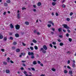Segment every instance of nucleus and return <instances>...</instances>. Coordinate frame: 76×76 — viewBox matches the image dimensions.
<instances>
[{"instance_id":"nucleus-50","label":"nucleus","mask_w":76,"mask_h":76,"mask_svg":"<svg viewBox=\"0 0 76 76\" xmlns=\"http://www.w3.org/2000/svg\"><path fill=\"white\" fill-rule=\"evenodd\" d=\"M53 47L55 48V49H57V46H53Z\"/></svg>"},{"instance_id":"nucleus-11","label":"nucleus","mask_w":76,"mask_h":76,"mask_svg":"<svg viewBox=\"0 0 76 76\" xmlns=\"http://www.w3.org/2000/svg\"><path fill=\"white\" fill-rule=\"evenodd\" d=\"M56 3L55 2H53L52 3V5H53V6H55V5H56Z\"/></svg>"},{"instance_id":"nucleus-7","label":"nucleus","mask_w":76,"mask_h":76,"mask_svg":"<svg viewBox=\"0 0 76 76\" xmlns=\"http://www.w3.org/2000/svg\"><path fill=\"white\" fill-rule=\"evenodd\" d=\"M10 26L11 29H12V28H14V26H13V25L12 24H10Z\"/></svg>"},{"instance_id":"nucleus-38","label":"nucleus","mask_w":76,"mask_h":76,"mask_svg":"<svg viewBox=\"0 0 76 76\" xmlns=\"http://www.w3.org/2000/svg\"><path fill=\"white\" fill-rule=\"evenodd\" d=\"M26 9V8H25V7H23L22 8V10H25Z\"/></svg>"},{"instance_id":"nucleus-1","label":"nucleus","mask_w":76,"mask_h":76,"mask_svg":"<svg viewBox=\"0 0 76 76\" xmlns=\"http://www.w3.org/2000/svg\"><path fill=\"white\" fill-rule=\"evenodd\" d=\"M43 48H41L39 50L41 52H42V53H43V54H45L46 53V50L48 49L47 47L45 45H44L43 46Z\"/></svg>"},{"instance_id":"nucleus-49","label":"nucleus","mask_w":76,"mask_h":76,"mask_svg":"<svg viewBox=\"0 0 76 76\" xmlns=\"http://www.w3.org/2000/svg\"><path fill=\"white\" fill-rule=\"evenodd\" d=\"M56 16H58V14L57 12L56 13Z\"/></svg>"},{"instance_id":"nucleus-36","label":"nucleus","mask_w":76,"mask_h":76,"mask_svg":"<svg viewBox=\"0 0 76 76\" xmlns=\"http://www.w3.org/2000/svg\"><path fill=\"white\" fill-rule=\"evenodd\" d=\"M73 13L72 12H71L70 14V16H72V15H73Z\"/></svg>"},{"instance_id":"nucleus-29","label":"nucleus","mask_w":76,"mask_h":76,"mask_svg":"<svg viewBox=\"0 0 76 76\" xmlns=\"http://www.w3.org/2000/svg\"><path fill=\"white\" fill-rule=\"evenodd\" d=\"M61 28H60L58 29L59 32H61Z\"/></svg>"},{"instance_id":"nucleus-64","label":"nucleus","mask_w":76,"mask_h":76,"mask_svg":"<svg viewBox=\"0 0 76 76\" xmlns=\"http://www.w3.org/2000/svg\"><path fill=\"white\" fill-rule=\"evenodd\" d=\"M31 45H34V43H31Z\"/></svg>"},{"instance_id":"nucleus-58","label":"nucleus","mask_w":76,"mask_h":76,"mask_svg":"<svg viewBox=\"0 0 76 76\" xmlns=\"http://www.w3.org/2000/svg\"><path fill=\"white\" fill-rule=\"evenodd\" d=\"M52 30L53 31H55V29L54 28H52Z\"/></svg>"},{"instance_id":"nucleus-55","label":"nucleus","mask_w":76,"mask_h":76,"mask_svg":"<svg viewBox=\"0 0 76 76\" xmlns=\"http://www.w3.org/2000/svg\"><path fill=\"white\" fill-rule=\"evenodd\" d=\"M37 63H38V64H40V63H41V62H40V61H38L37 62Z\"/></svg>"},{"instance_id":"nucleus-45","label":"nucleus","mask_w":76,"mask_h":76,"mask_svg":"<svg viewBox=\"0 0 76 76\" xmlns=\"http://www.w3.org/2000/svg\"><path fill=\"white\" fill-rule=\"evenodd\" d=\"M33 12H36V11H37V10H36V9H33Z\"/></svg>"},{"instance_id":"nucleus-60","label":"nucleus","mask_w":76,"mask_h":76,"mask_svg":"<svg viewBox=\"0 0 76 76\" xmlns=\"http://www.w3.org/2000/svg\"><path fill=\"white\" fill-rule=\"evenodd\" d=\"M26 76H31V75H28V74H25Z\"/></svg>"},{"instance_id":"nucleus-37","label":"nucleus","mask_w":76,"mask_h":76,"mask_svg":"<svg viewBox=\"0 0 76 76\" xmlns=\"http://www.w3.org/2000/svg\"><path fill=\"white\" fill-rule=\"evenodd\" d=\"M31 69L32 70H33V71H35V69L34 68H31Z\"/></svg>"},{"instance_id":"nucleus-18","label":"nucleus","mask_w":76,"mask_h":76,"mask_svg":"<svg viewBox=\"0 0 76 76\" xmlns=\"http://www.w3.org/2000/svg\"><path fill=\"white\" fill-rule=\"evenodd\" d=\"M31 59H34V58H35V57H34V55H31Z\"/></svg>"},{"instance_id":"nucleus-25","label":"nucleus","mask_w":76,"mask_h":76,"mask_svg":"<svg viewBox=\"0 0 76 76\" xmlns=\"http://www.w3.org/2000/svg\"><path fill=\"white\" fill-rule=\"evenodd\" d=\"M60 46H63V43L61 42L60 43Z\"/></svg>"},{"instance_id":"nucleus-14","label":"nucleus","mask_w":76,"mask_h":76,"mask_svg":"<svg viewBox=\"0 0 76 76\" xmlns=\"http://www.w3.org/2000/svg\"><path fill=\"white\" fill-rule=\"evenodd\" d=\"M41 5V3L40 2H39L37 4V5L38 6H40Z\"/></svg>"},{"instance_id":"nucleus-8","label":"nucleus","mask_w":76,"mask_h":76,"mask_svg":"<svg viewBox=\"0 0 76 76\" xmlns=\"http://www.w3.org/2000/svg\"><path fill=\"white\" fill-rule=\"evenodd\" d=\"M69 73L70 75H72L73 72L72 71L70 70L69 71Z\"/></svg>"},{"instance_id":"nucleus-31","label":"nucleus","mask_w":76,"mask_h":76,"mask_svg":"<svg viewBox=\"0 0 76 76\" xmlns=\"http://www.w3.org/2000/svg\"><path fill=\"white\" fill-rule=\"evenodd\" d=\"M52 21H49L48 22V23H50V24H52Z\"/></svg>"},{"instance_id":"nucleus-24","label":"nucleus","mask_w":76,"mask_h":76,"mask_svg":"<svg viewBox=\"0 0 76 76\" xmlns=\"http://www.w3.org/2000/svg\"><path fill=\"white\" fill-rule=\"evenodd\" d=\"M6 2L7 3H10V0H8Z\"/></svg>"},{"instance_id":"nucleus-61","label":"nucleus","mask_w":76,"mask_h":76,"mask_svg":"<svg viewBox=\"0 0 76 76\" xmlns=\"http://www.w3.org/2000/svg\"><path fill=\"white\" fill-rule=\"evenodd\" d=\"M51 33L52 35H53V34H54V32H51Z\"/></svg>"},{"instance_id":"nucleus-9","label":"nucleus","mask_w":76,"mask_h":76,"mask_svg":"<svg viewBox=\"0 0 76 76\" xmlns=\"http://www.w3.org/2000/svg\"><path fill=\"white\" fill-rule=\"evenodd\" d=\"M6 73H10V70L8 69H7L6 70Z\"/></svg>"},{"instance_id":"nucleus-15","label":"nucleus","mask_w":76,"mask_h":76,"mask_svg":"<svg viewBox=\"0 0 76 76\" xmlns=\"http://www.w3.org/2000/svg\"><path fill=\"white\" fill-rule=\"evenodd\" d=\"M19 34H15V36L16 37H19Z\"/></svg>"},{"instance_id":"nucleus-22","label":"nucleus","mask_w":76,"mask_h":76,"mask_svg":"<svg viewBox=\"0 0 76 76\" xmlns=\"http://www.w3.org/2000/svg\"><path fill=\"white\" fill-rule=\"evenodd\" d=\"M3 63L5 65H6V64H7V62L6 61L3 62Z\"/></svg>"},{"instance_id":"nucleus-42","label":"nucleus","mask_w":76,"mask_h":76,"mask_svg":"<svg viewBox=\"0 0 76 76\" xmlns=\"http://www.w3.org/2000/svg\"><path fill=\"white\" fill-rule=\"evenodd\" d=\"M66 20L67 21H69L70 20V19L69 18H67Z\"/></svg>"},{"instance_id":"nucleus-34","label":"nucleus","mask_w":76,"mask_h":76,"mask_svg":"<svg viewBox=\"0 0 76 76\" xmlns=\"http://www.w3.org/2000/svg\"><path fill=\"white\" fill-rule=\"evenodd\" d=\"M10 39L12 40L13 39V38L12 37H10Z\"/></svg>"},{"instance_id":"nucleus-13","label":"nucleus","mask_w":76,"mask_h":76,"mask_svg":"<svg viewBox=\"0 0 76 76\" xmlns=\"http://www.w3.org/2000/svg\"><path fill=\"white\" fill-rule=\"evenodd\" d=\"M32 41L33 42H34V43H37V40H35V39H33L32 40Z\"/></svg>"},{"instance_id":"nucleus-27","label":"nucleus","mask_w":76,"mask_h":76,"mask_svg":"<svg viewBox=\"0 0 76 76\" xmlns=\"http://www.w3.org/2000/svg\"><path fill=\"white\" fill-rule=\"evenodd\" d=\"M13 44L14 45H16V44H17V43L16 42H14L13 43Z\"/></svg>"},{"instance_id":"nucleus-56","label":"nucleus","mask_w":76,"mask_h":76,"mask_svg":"<svg viewBox=\"0 0 76 76\" xmlns=\"http://www.w3.org/2000/svg\"><path fill=\"white\" fill-rule=\"evenodd\" d=\"M67 68H68V69H70V66H67Z\"/></svg>"},{"instance_id":"nucleus-63","label":"nucleus","mask_w":76,"mask_h":76,"mask_svg":"<svg viewBox=\"0 0 76 76\" xmlns=\"http://www.w3.org/2000/svg\"><path fill=\"white\" fill-rule=\"evenodd\" d=\"M34 33H37V30H34Z\"/></svg>"},{"instance_id":"nucleus-28","label":"nucleus","mask_w":76,"mask_h":76,"mask_svg":"<svg viewBox=\"0 0 76 76\" xmlns=\"http://www.w3.org/2000/svg\"><path fill=\"white\" fill-rule=\"evenodd\" d=\"M30 49H31V50H34V48H33L32 47H30Z\"/></svg>"},{"instance_id":"nucleus-10","label":"nucleus","mask_w":76,"mask_h":76,"mask_svg":"<svg viewBox=\"0 0 76 76\" xmlns=\"http://www.w3.org/2000/svg\"><path fill=\"white\" fill-rule=\"evenodd\" d=\"M3 36L2 35H1V34H0V39H3Z\"/></svg>"},{"instance_id":"nucleus-40","label":"nucleus","mask_w":76,"mask_h":76,"mask_svg":"<svg viewBox=\"0 0 76 76\" xmlns=\"http://www.w3.org/2000/svg\"><path fill=\"white\" fill-rule=\"evenodd\" d=\"M22 44H23V46H26V44H25V43H24L23 42H22Z\"/></svg>"},{"instance_id":"nucleus-12","label":"nucleus","mask_w":76,"mask_h":76,"mask_svg":"<svg viewBox=\"0 0 76 76\" xmlns=\"http://www.w3.org/2000/svg\"><path fill=\"white\" fill-rule=\"evenodd\" d=\"M33 64L35 65L37 64V61H34L33 62Z\"/></svg>"},{"instance_id":"nucleus-3","label":"nucleus","mask_w":76,"mask_h":76,"mask_svg":"<svg viewBox=\"0 0 76 76\" xmlns=\"http://www.w3.org/2000/svg\"><path fill=\"white\" fill-rule=\"evenodd\" d=\"M20 28V26L18 24L15 26V28L16 29L18 30Z\"/></svg>"},{"instance_id":"nucleus-17","label":"nucleus","mask_w":76,"mask_h":76,"mask_svg":"<svg viewBox=\"0 0 76 76\" xmlns=\"http://www.w3.org/2000/svg\"><path fill=\"white\" fill-rule=\"evenodd\" d=\"M75 66H76V65L75 63H73L72 64V67H73V68H74V67H75Z\"/></svg>"},{"instance_id":"nucleus-30","label":"nucleus","mask_w":76,"mask_h":76,"mask_svg":"<svg viewBox=\"0 0 76 76\" xmlns=\"http://www.w3.org/2000/svg\"><path fill=\"white\" fill-rule=\"evenodd\" d=\"M48 28H50L51 26V24H48Z\"/></svg>"},{"instance_id":"nucleus-59","label":"nucleus","mask_w":76,"mask_h":76,"mask_svg":"<svg viewBox=\"0 0 76 76\" xmlns=\"http://www.w3.org/2000/svg\"><path fill=\"white\" fill-rule=\"evenodd\" d=\"M7 59L8 60H10V58L9 57H8L7 58Z\"/></svg>"},{"instance_id":"nucleus-26","label":"nucleus","mask_w":76,"mask_h":76,"mask_svg":"<svg viewBox=\"0 0 76 76\" xmlns=\"http://www.w3.org/2000/svg\"><path fill=\"white\" fill-rule=\"evenodd\" d=\"M52 44L53 45H56V42H52Z\"/></svg>"},{"instance_id":"nucleus-23","label":"nucleus","mask_w":76,"mask_h":76,"mask_svg":"<svg viewBox=\"0 0 76 76\" xmlns=\"http://www.w3.org/2000/svg\"><path fill=\"white\" fill-rule=\"evenodd\" d=\"M51 70L52 71H53V72H55L56 71V69H55L54 68H53L51 69Z\"/></svg>"},{"instance_id":"nucleus-33","label":"nucleus","mask_w":76,"mask_h":76,"mask_svg":"<svg viewBox=\"0 0 76 76\" xmlns=\"http://www.w3.org/2000/svg\"><path fill=\"white\" fill-rule=\"evenodd\" d=\"M15 48H15V47L14 46L12 47V50H15Z\"/></svg>"},{"instance_id":"nucleus-39","label":"nucleus","mask_w":76,"mask_h":76,"mask_svg":"<svg viewBox=\"0 0 76 76\" xmlns=\"http://www.w3.org/2000/svg\"><path fill=\"white\" fill-rule=\"evenodd\" d=\"M1 51H2V52H4V49H1Z\"/></svg>"},{"instance_id":"nucleus-57","label":"nucleus","mask_w":76,"mask_h":76,"mask_svg":"<svg viewBox=\"0 0 76 76\" xmlns=\"http://www.w3.org/2000/svg\"><path fill=\"white\" fill-rule=\"evenodd\" d=\"M40 66H42V67H43V66H44L43 64H40Z\"/></svg>"},{"instance_id":"nucleus-43","label":"nucleus","mask_w":76,"mask_h":76,"mask_svg":"<svg viewBox=\"0 0 76 76\" xmlns=\"http://www.w3.org/2000/svg\"><path fill=\"white\" fill-rule=\"evenodd\" d=\"M66 7V6L65 4H64L62 5V7L64 8Z\"/></svg>"},{"instance_id":"nucleus-16","label":"nucleus","mask_w":76,"mask_h":76,"mask_svg":"<svg viewBox=\"0 0 76 76\" xmlns=\"http://www.w3.org/2000/svg\"><path fill=\"white\" fill-rule=\"evenodd\" d=\"M4 6H8V4L6 3H4Z\"/></svg>"},{"instance_id":"nucleus-5","label":"nucleus","mask_w":76,"mask_h":76,"mask_svg":"<svg viewBox=\"0 0 76 76\" xmlns=\"http://www.w3.org/2000/svg\"><path fill=\"white\" fill-rule=\"evenodd\" d=\"M17 18L18 19H19L20 18V13H18L17 14Z\"/></svg>"},{"instance_id":"nucleus-2","label":"nucleus","mask_w":76,"mask_h":76,"mask_svg":"<svg viewBox=\"0 0 76 76\" xmlns=\"http://www.w3.org/2000/svg\"><path fill=\"white\" fill-rule=\"evenodd\" d=\"M62 26H64V28H65L66 29H70V27L68 26H67V25L66 24H64L62 25Z\"/></svg>"},{"instance_id":"nucleus-53","label":"nucleus","mask_w":76,"mask_h":76,"mask_svg":"<svg viewBox=\"0 0 76 76\" xmlns=\"http://www.w3.org/2000/svg\"><path fill=\"white\" fill-rule=\"evenodd\" d=\"M66 53H67V54H70V52L69 51H68L67 52H66Z\"/></svg>"},{"instance_id":"nucleus-48","label":"nucleus","mask_w":76,"mask_h":76,"mask_svg":"<svg viewBox=\"0 0 76 76\" xmlns=\"http://www.w3.org/2000/svg\"><path fill=\"white\" fill-rule=\"evenodd\" d=\"M70 60H68L67 62L68 64H70Z\"/></svg>"},{"instance_id":"nucleus-21","label":"nucleus","mask_w":76,"mask_h":76,"mask_svg":"<svg viewBox=\"0 0 76 76\" xmlns=\"http://www.w3.org/2000/svg\"><path fill=\"white\" fill-rule=\"evenodd\" d=\"M20 49H17V50H16V52H19L20 51Z\"/></svg>"},{"instance_id":"nucleus-35","label":"nucleus","mask_w":76,"mask_h":76,"mask_svg":"<svg viewBox=\"0 0 76 76\" xmlns=\"http://www.w3.org/2000/svg\"><path fill=\"white\" fill-rule=\"evenodd\" d=\"M66 37H69V34L67 33V34H66Z\"/></svg>"},{"instance_id":"nucleus-32","label":"nucleus","mask_w":76,"mask_h":76,"mask_svg":"<svg viewBox=\"0 0 76 76\" xmlns=\"http://www.w3.org/2000/svg\"><path fill=\"white\" fill-rule=\"evenodd\" d=\"M68 72H67V70H65L64 71V73H67Z\"/></svg>"},{"instance_id":"nucleus-52","label":"nucleus","mask_w":76,"mask_h":76,"mask_svg":"<svg viewBox=\"0 0 76 76\" xmlns=\"http://www.w3.org/2000/svg\"><path fill=\"white\" fill-rule=\"evenodd\" d=\"M67 31H68V32H69V33H70V30L68 29Z\"/></svg>"},{"instance_id":"nucleus-44","label":"nucleus","mask_w":76,"mask_h":76,"mask_svg":"<svg viewBox=\"0 0 76 76\" xmlns=\"http://www.w3.org/2000/svg\"><path fill=\"white\" fill-rule=\"evenodd\" d=\"M24 74H26L27 73V72L26 71H24L23 72Z\"/></svg>"},{"instance_id":"nucleus-41","label":"nucleus","mask_w":76,"mask_h":76,"mask_svg":"<svg viewBox=\"0 0 76 76\" xmlns=\"http://www.w3.org/2000/svg\"><path fill=\"white\" fill-rule=\"evenodd\" d=\"M4 41H6L7 40V37H5L4 38Z\"/></svg>"},{"instance_id":"nucleus-54","label":"nucleus","mask_w":76,"mask_h":76,"mask_svg":"<svg viewBox=\"0 0 76 76\" xmlns=\"http://www.w3.org/2000/svg\"><path fill=\"white\" fill-rule=\"evenodd\" d=\"M10 62H11V63H14V62H13V61H12V60H11Z\"/></svg>"},{"instance_id":"nucleus-6","label":"nucleus","mask_w":76,"mask_h":76,"mask_svg":"<svg viewBox=\"0 0 76 76\" xmlns=\"http://www.w3.org/2000/svg\"><path fill=\"white\" fill-rule=\"evenodd\" d=\"M25 23L26 25H29V23L28 21L25 22Z\"/></svg>"},{"instance_id":"nucleus-51","label":"nucleus","mask_w":76,"mask_h":76,"mask_svg":"<svg viewBox=\"0 0 76 76\" xmlns=\"http://www.w3.org/2000/svg\"><path fill=\"white\" fill-rule=\"evenodd\" d=\"M63 32H66V30L63 29Z\"/></svg>"},{"instance_id":"nucleus-19","label":"nucleus","mask_w":76,"mask_h":76,"mask_svg":"<svg viewBox=\"0 0 76 76\" xmlns=\"http://www.w3.org/2000/svg\"><path fill=\"white\" fill-rule=\"evenodd\" d=\"M34 47L35 50H38V47H37V46H35Z\"/></svg>"},{"instance_id":"nucleus-20","label":"nucleus","mask_w":76,"mask_h":76,"mask_svg":"<svg viewBox=\"0 0 76 76\" xmlns=\"http://www.w3.org/2000/svg\"><path fill=\"white\" fill-rule=\"evenodd\" d=\"M69 42H72V39L70 38H69Z\"/></svg>"},{"instance_id":"nucleus-47","label":"nucleus","mask_w":76,"mask_h":76,"mask_svg":"<svg viewBox=\"0 0 76 76\" xmlns=\"http://www.w3.org/2000/svg\"><path fill=\"white\" fill-rule=\"evenodd\" d=\"M20 69L21 70H24V69L23 68V67H22L20 68Z\"/></svg>"},{"instance_id":"nucleus-62","label":"nucleus","mask_w":76,"mask_h":76,"mask_svg":"<svg viewBox=\"0 0 76 76\" xmlns=\"http://www.w3.org/2000/svg\"><path fill=\"white\" fill-rule=\"evenodd\" d=\"M58 42H61V40L60 39H58Z\"/></svg>"},{"instance_id":"nucleus-4","label":"nucleus","mask_w":76,"mask_h":76,"mask_svg":"<svg viewBox=\"0 0 76 76\" xmlns=\"http://www.w3.org/2000/svg\"><path fill=\"white\" fill-rule=\"evenodd\" d=\"M28 56H34V53L33 52H29L28 53Z\"/></svg>"},{"instance_id":"nucleus-46","label":"nucleus","mask_w":76,"mask_h":76,"mask_svg":"<svg viewBox=\"0 0 76 76\" xmlns=\"http://www.w3.org/2000/svg\"><path fill=\"white\" fill-rule=\"evenodd\" d=\"M50 46V47H51L52 48V47H53V45H52V44H50L49 45Z\"/></svg>"}]
</instances>
